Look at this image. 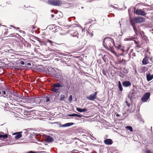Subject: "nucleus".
Wrapping results in <instances>:
<instances>
[{
  "label": "nucleus",
  "instance_id": "3",
  "mask_svg": "<svg viewBox=\"0 0 153 153\" xmlns=\"http://www.w3.org/2000/svg\"><path fill=\"white\" fill-rule=\"evenodd\" d=\"M48 2L49 4L56 6H60L62 4V1L59 0H48Z\"/></svg>",
  "mask_w": 153,
  "mask_h": 153
},
{
  "label": "nucleus",
  "instance_id": "31",
  "mask_svg": "<svg viewBox=\"0 0 153 153\" xmlns=\"http://www.w3.org/2000/svg\"><path fill=\"white\" fill-rule=\"evenodd\" d=\"M123 72L124 73L127 74L128 73V69L125 68H123Z\"/></svg>",
  "mask_w": 153,
  "mask_h": 153
},
{
  "label": "nucleus",
  "instance_id": "40",
  "mask_svg": "<svg viewBox=\"0 0 153 153\" xmlns=\"http://www.w3.org/2000/svg\"><path fill=\"white\" fill-rule=\"evenodd\" d=\"M146 153H152L150 150H147L146 151Z\"/></svg>",
  "mask_w": 153,
  "mask_h": 153
},
{
  "label": "nucleus",
  "instance_id": "44",
  "mask_svg": "<svg viewBox=\"0 0 153 153\" xmlns=\"http://www.w3.org/2000/svg\"><path fill=\"white\" fill-rule=\"evenodd\" d=\"M88 21H89L88 22L89 23H90L92 21V20L91 19H89Z\"/></svg>",
  "mask_w": 153,
  "mask_h": 153
},
{
  "label": "nucleus",
  "instance_id": "36",
  "mask_svg": "<svg viewBox=\"0 0 153 153\" xmlns=\"http://www.w3.org/2000/svg\"><path fill=\"white\" fill-rule=\"evenodd\" d=\"M131 38H126L124 39L125 41H130L131 40Z\"/></svg>",
  "mask_w": 153,
  "mask_h": 153
},
{
  "label": "nucleus",
  "instance_id": "59",
  "mask_svg": "<svg viewBox=\"0 0 153 153\" xmlns=\"http://www.w3.org/2000/svg\"><path fill=\"white\" fill-rule=\"evenodd\" d=\"M53 11H54V10H52V12H53Z\"/></svg>",
  "mask_w": 153,
  "mask_h": 153
},
{
  "label": "nucleus",
  "instance_id": "48",
  "mask_svg": "<svg viewBox=\"0 0 153 153\" xmlns=\"http://www.w3.org/2000/svg\"><path fill=\"white\" fill-rule=\"evenodd\" d=\"M17 95H19L18 94H17V93H15V97H16V96Z\"/></svg>",
  "mask_w": 153,
  "mask_h": 153
},
{
  "label": "nucleus",
  "instance_id": "22",
  "mask_svg": "<svg viewBox=\"0 0 153 153\" xmlns=\"http://www.w3.org/2000/svg\"><path fill=\"white\" fill-rule=\"evenodd\" d=\"M68 115L70 117H82V115H80L76 114H68Z\"/></svg>",
  "mask_w": 153,
  "mask_h": 153
},
{
  "label": "nucleus",
  "instance_id": "42",
  "mask_svg": "<svg viewBox=\"0 0 153 153\" xmlns=\"http://www.w3.org/2000/svg\"><path fill=\"white\" fill-rule=\"evenodd\" d=\"M126 103L127 105L128 106V107L130 106V103H128L127 101H126Z\"/></svg>",
  "mask_w": 153,
  "mask_h": 153
},
{
  "label": "nucleus",
  "instance_id": "41",
  "mask_svg": "<svg viewBox=\"0 0 153 153\" xmlns=\"http://www.w3.org/2000/svg\"><path fill=\"white\" fill-rule=\"evenodd\" d=\"M38 40L41 45H42L43 44L44 42H43L39 40Z\"/></svg>",
  "mask_w": 153,
  "mask_h": 153
},
{
  "label": "nucleus",
  "instance_id": "50",
  "mask_svg": "<svg viewBox=\"0 0 153 153\" xmlns=\"http://www.w3.org/2000/svg\"><path fill=\"white\" fill-rule=\"evenodd\" d=\"M116 115L117 117H119L120 116V115L118 114H116Z\"/></svg>",
  "mask_w": 153,
  "mask_h": 153
},
{
  "label": "nucleus",
  "instance_id": "37",
  "mask_svg": "<svg viewBox=\"0 0 153 153\" xmlns=\"http://www.w3.org/2000/svg\"><path fill=\"white\" fill-rule=\"evenodd\" d=\"M90 135L91 137H92V138H93V140H97L96 138L95 137H94V136H93V134H90Z\"/></svg>",
  "mask_w": 153,
  "mask_h": 153
},
{
  "label": "nucleus",
  "instance_id": "7",
  "mask_svg": "<svg viewBox=\"0 0 153 153\" xmlns=\"http://www.w3.org/2000/svg\"><path fill=\"white\" fill-rule=\"evenodd\" d=\"M135 13L137 15L144 16L146 13V12L142 9H139L136 10Z\"/></svg>",
  "mask_w": 153,
  "mask_h": 153
},
{
  "label": "nucleus",
  "instance_id": "20",
  "mask_svg": "<svg viewBox=\"0 0 153 153\" xmlns=\"http://www.w3.org/2000/svg\"><path fill=\"white\" fill-rule=\"evenodd\" d=\"M74 124L73 123H68L63 125L62 127H68L71 126Z\"/></svg>",
  "mask_w": 153,
  "mask_h": 153
},
{
  "label": "nucleus",
  "instance_id": "53",
  "mask_svg": "<svg viewBox=\"0 0 153 153\" xmlns=\"http://www.w3.org/2000/svg\"><path fill=\"white\" fill-rule=\"evenodd\" d=\"M59 75H60V74H58V73L57 74V76H58Z\"/></svg>",
  "mask_w": 153,
  "mask_h": 153
},
{
  "label": "nucleus",
  "instance_id": "17",
  "mask_svg": "<svg viewBox=\"0 0 153 153\" xmlns=\"http://www.w3.org/2000/svg\"><path fill=\"white\" fill-rule=\"evenodd\" d=\"M148 63L149 61L148 58L147 56H146L142 61V63L143 65H145L147 64Z\"/></svg>",
  "mask_w": 153,
  "mask_h": 153
},
{
  "label": "nucleus",
  "instance_id": "45",
  "mask_svg": "<svg viewBox=\"0 0 153 153\" xmlns=\"http://www.w3.org/2000/svg\"><path fill=\"white\" fill-rule=\"evenodd\" d=\"M20 63L22 65H24L25 64L24 62L23 61H21L20 62Z\"/></svg>",
  "mask_w": 153,
  "mask_h": 153
},
{
  "label": "nucleus",
  "instance_id": "60",
  "mask_svg": "<svg viewBox=\"0 0 153 153\" xmlns=\"http://www.w3.org/2000/svg\"><path fill=\"white\" fill-rule=\"evenodd\" d=\"M82 8H83V7H82Z\"/></svg>",
  "mask_w": 153,
  "mask_h": 153
},
{
  "label": "nucleus",
  "instance_id": "55",
  "mask_svg": "<svg viewBox=\"0 0 153 153\" xmlns=\"http://www.w3.org/2000/svg\"><path fill=\"white\" fill-rule=\"evenodd\" d=\"M73 25L74 26H75L76 25H75V24H74Z\"/></svg>",
  "mask_w": 153,
  "mask_h": 153
},
{
  "label": "nucleus",
  "instance_id": "58",
  "mask_svg": "<svg viewBox=\"0 0 153 153\" xmlns=\"http://www.w3.org/2000/svg\"><path fill=\"white\" fill-rule=\"evenodd\" d=\"M17 143V142H16V143H15V144H16V143Z\"/></svg>",
  "mask_w": 153,
  "mask_h": 153
},
{
  "label": "nucleus",
  "instance_id": "19",
  "mask_svg": "<svg viewBox=\"0 0 153 153\" xmlns=\"http://www.w3.org/2000/svg\"><path fill=\"white\" fill-rule=\"evenodd\" d=\"M8 137L7 134H4L3 132L0 133V139H1V138L3 139L6 138Z\"/></svg>",
  "mask_w": 153,
  "mask_h": 153
},
{
  "label": "nucleus",
  "instance_id": "9",
  "mask_svg": "<svg viewBox=\"0 0 153 153\" xmlns=\"http://www.w3.org/2000/svg\"><path fill=\"white\" fill-rule=\"evenodd\" d=\"M104 143L105 144L107 145H111L113 143L112 140L110 139H107L105 140Z\"/></svg>",
  "mask_w": 153,
  "mask_h": 153
},
{
  "label": "nucleus",
  "instance_id": "38",
  "mask_svg": "<svg viewBox=\"0 0 153 153\" xmlns=\"http://www.w3.org/2000/svg\"><path fill=\"white\" fill-rule=\"evenodd\" d=\"M46 100H45L46 102H48L50 101V99H49V97H47L46 98Z\"/></svg>",
  "mask_w": 153,
  "mask_h": 153
},
{
  "label": "nucleus",
  "instance_id": "24",
  "mask_svg": "<svg viewBox=\"0 0 153 153\" xmlns=\"http://www.w3.org/2000/svg\"><path fill=\"white\" fill-rule=\"evenodd\" d=\"M71 35L73 37H76L77 38L79 37V34L77 31L74 32L71 34Z\"/></svg>",
  "mask_w": 153,
  "mask_h": 153
},
{
  "label": "nucleus",
  "instance_id": "43",
  "mask_svg": "<svg viewBox=\"0 0 153 153\" xmlns=\"http://www.w3.org/2000/svg\"><path fill=\"white\" fill-rule=\"evenodd\" d=\"M102 72L103 73V74L104 75H106V72L104 70V69L102 70Z\"/></svg>",
  "mask_w": 153,
  "mask_h": 153
},
{
  "label": "nucleus",
  "instance_id": "28",
  "mask_svg": "<svg viewBox=\"0 0 153 153\" xmlns=\"http://www.w3.org/2000/svg\"><path fill=\"white\" fill-rule=\"evenodd\" d=\"M129 57H130L131 56H135V54L132 52V50H131V52L130 53L128 54Z\"/></svg>",
  "mask_w": 153,
  "mask_h": 153
},
{
  "label": "nucleus",
  "instance_id": "2",
  "mask_svg": "<svg viewBox=\"0 0 153 153\" xmlns=\"http://www.w3.org/2000/svg\"><path fill=\"white\" fill-rule=\"evenodd\" d=\"M115 46L116 49L119 52L122 53L120 54L121 56H122L124 53H126L129 49V47H128L126 50H125L123 48V47L121 46L120 45H116Z\"/></svg>",
  "mask_w": 153,
  "mask_h": 153
},
{
  "label": "nucleus",
  "instance_id": "1",
  "mask_svg": "<svg viewBox=\"0 0 153 153\" xmlns=\"http://www.w3.org/2000/svg\"><path fill=\"white\" fill-rule=\"evenodd\" d=\"M103 44L104 47L108 50L109 48H112L114 45V40L111 38H105L103 40Z\"/></svg>",
  "mask_w": 153,
  "mask_h": 153
},
{
  "label": "nucleus",
  "instance_id": "13",
  "mask_svg": "<svg viewBox=\"0 0 153 153\" xmlns=\"http://www.w3.org/2000/svg\"><path fill=\"white\" fill-rule=\"evenodd\" d=\"M22 132H18L17 133H13V135H16L15 136V139H17L19 138H20L21 137H22V135L21 134Z\"/></svg>",
  "mask_w": 153,
  "mask_h": 153
},
{
  "label": "nucleus",
  "instance_id": "29",
  "mask_svg": "<svg viewBox=\"0 0 153 153\" xmlns=\"http://www.w3.org/2000/svg\"><path fill=\"white\" fill-rule=\"evenodd\" d=\"M24 114L26 116L29 115H30V112L29 111H25L24 112Z\"/></svg>",
  "mask_w": 153,
  "mask_h": 153
},
{
  "label": "nucleus",
  "instance_id": "23",
  "mask_svg": "<svg viewBox=\"0 0 153 153\" xmlns=\"http://www.w3.org/2000/svg\"><path fill=\"white\" fill-rule=\"evenodd\" d=\"M51 91L56 93H57L59 92V89L55 88L53 86L51 88Z\"/></svg>",
  "mask_w": 153,
  "mask_h": 153
},
{
  "label": "nucleus",
  "instance_id": "14",
  "mask_svg": "<svg viewBox=\"0 0 153 153\" xmlns=\"http://www.w3.org/2000/svg\"><path fill=\"white\" fill-rule=\"evenodd\" d=\"M123 85L125 87H127L131 85V82L129 81H124L123 82Z\"/></svg>",
  "mask_w": 153,
  "mask_h": 153
},
{
  "label": "nucleus",
  "instance_id": "26",
  "mask_svg": "<svg viewBox=\"0 0 153 153\" xmlns=\"http://www.w3.org/2000/svg\"><path fill=\"white\" fill-rule=\"evenodd\" d=\"M46 42H47L49 43L51 45H53V44H56V43H55L54 42H53L52 41L49 39H47Z\"/></svg>",
  "mask_w": 153,
  "mask_h": 153
},
{
  "label": "nucleus",
  "instance_id": "12",
  "mask_svg": "<svg viewBox=\"0 0 153 153\" xmlns=\"http://www.w3.org/2000/svg\"><path fill=\"white\" fill-rule=\"evenodd\" d=\"M29 99V97L22 96V98L21 100V103H25L27 102H28Z\"/></svg>",
  "mask_w": 153,
  "mask_h": 153
},
{
  "label": "nucleus",
  "instance_id": "39",
  "mask_svg": "<svg viewBox=\"0 0 153 153\" xmlns=\"http://www.w3.org/2000/svg\"><path fill=\"white\" fill-rule=\"evenodd\" d=\"M51 51H54V52L57 53H60V52H57V50H54L52 49H51Z\"/></svg>",
  "mask_w": 153,
  "mask_h": 153
},
{
  "label": "nucleus",
  "instance_id": "18",
  "mask_svg": "<svg viewBox=\"0 0 153 153\" xmlns=\"http://www.w3.org/2000/svg\"><path fill=\"white\" fill-rule=\"evenodd\" d=\"M76 110L80 112H85L87 111V109L86 108H77Z\"/></svg>",
  "mask_w": 153,
  "mask_h": 153
},
{
  "label": "nucleus",
  "instance_id": "51",
  "mask_svg": "<svg viewBox=\"0 0 153 153\" xmlns=\"http://www.w3.org/2000/svg\"><path fill=\"white\" fill-rule=\"evenodd\" d=\"M111 7L113 8H114V6L113 5H111Z\"/></svg>",
  "mask_w": 153,
  "mask_h": 153
},
{
  "label": "nucleus",
  "instance_id": "10",
  "mask_svg": "<svg viewBox=\"0 0 153 153\" xmlns=\"http://www.w3.org/2000/svg\"><path fill=\"white\" fill-rule=\"evenodd\" d=\"M64 86V84H61L60 83L57 82L54 83L53 85V86L55 88H59L60 87H62Z\"/></svg>",
  "mask_w": 153,
  "mask_h": 153
},
{
  "label": "nucleus",
  "instance_id": "47",
  "mask_svg": "<svg viewBox=\"0 0 153 153\" xmlns=\"http://www.w3.org/2000/svg\"><path fill=\"white\" fill-rule=\"evenodd\" d=\"M54 16L53 14H51V17L52 18H53L54 17Z\"/></svg>",
  "mask_w": 153,
  "mask_h": 153
},
{
  "label": "nucleus",
  "instance_id": "34",
  "mask_svg": "<svg viewBox=\"0 0 153 153\" xmlns=\"http://www.w3.org/2000/svg\"><path fill=\"white\" fill-rule=\"evenodd\" d=\"M65 98V96L64 95H63V94H61V95H60V100H63L64 99V98Z\"/></svg>",
  "mask_w": 153,
  "mask_h": 153
},
{
  "label": "nucleus",
  "instance_id": "16",
  "mask_svg": "<svg viewBox=\"0 0 153 153\" xmlns=\"http://www.w3.org/2000/svg\"><path fill=\"white\" fill-rule=\"evenodd\" d=\"M146 79L148 81H149L153 79V75H151L150 73L146 74Z\"/></svg>",
  "mask_w": 153,
  "mask_h": 153
},
{
  "label": "nucleus",
  "instance_id": "11",
  "mask_svg": "<svg viewBox=\"0 0 153 153\" xmlns=\"http://www.w3.org/2000/svg\"><path fill=\"white\" fill-rule=\"evenodd\" d=\"M45 140L48 142H52L53 141V139L50 136H46L45 137Z\"/></svg>",
  "mask_w": 153,
  "mask_h": 153
},
{
  "label": "nucleus",
  "instance_id": "8",
  "mask_svg": "<svg viewBox=\"0 0 153 153\" xmlns=\"http://www.w3.org/2000/svg\"><path fill=\"white\" fill-rule=\"evenodd\" d=\"M130 22L131 25L132 26L134 30L136 35H137L138 33L137 29L135 25V23L134 22L133 20L130 19Z\"/></svg>",
  "mask_w": 153,
  "mask_h": 153
},
{
  "label": "nucleus",
  "instance_id": "49",
  "mask_svg": "<svg viewBox=\"0 0 153 153\" xmlns=\"http://www.w3.org/2000/svg\"><path fill=\"white\" fill-rule=\"evenodd\" d=\"M27 65H31V64L30 63H28L27 64Z\"/></svg>",
  "mask_w": 153,
  "mask_h": 153
},
{
  "label": "nucleus",
  "instance_id": "21",
  "mask_svg": "<svg viewBox=\"0 0 153 153\" xmlns=\"http://www.w3.org/2000/svg\"><path fill=\"white\" fill-rule=\"evenodd\" d=\"M34 98V103L36 104H39V103L41 101V100L40 98L39 97H36Z\"/></svg>",
  "mask_w": 153,
  "mask_h": 153
},
{
  "label": "nucleus",
  "instance_id": "15",
  "mask_svg": "<svg viewBox=\"0 0 153 153\" xmlns=\"http://www.w3.org/2000/svg\"><path fill=\"white\" fill-rule=\"evenodd\" d=\"M22 98V96H21L20 95H17L16 96V97H15L14 99L17 101L19 103H21Z\"/></svg>",
  "mask_w": 153,
  "mask_h": 153
},
{
  "label": "nucleus",
  "instance_id": "32",
  "mask_svg": "<svg viewBox=\"0 0 153 153\" xmlns=\"http://www.w3.org/2000/svg\"><path fill=\"white\" fill-rule=\"evenodd\" d=\"M87 35H89L91 37H92L93 36V34L91 32H90L89 31H87Z\"/></svg>",
  "mask_w": 153,
  "mask_h": 153
},
{
  "label": "nucleus",
  "instance_id": "46",
  "mask_svg": "<svg viewBox=\"0 0 153 153\" xmlns=\"http://www.w3.org/2000/svg\"><path fill=\"white\" fill-rule=\"evenodd\" d=\"M2 94H1V90H0V97H2Z\"/></svg>",
  "mask_w": 153,
  "mask_h": 153
},
{
  "label": "nucleus",
  "instance_id": "54",
  "mask_svg": "<svg viewBox=\"0 0 153 153\" xmlns=\"http://www.w3.org/2000/svg\"><path fill=\"white\" fill-rule=\"evenodd\" d=\"M20 32H24V31H22V30H20Z\"/></svg>",
  "mask_w": 153,
  "mask_h": 153
},
{
  "label": "nucleus",
  "instance_id": "33",
  "mask_svg": "<svg viewBox=\"0 0 153 153\" xmlns=\"http://www.w3.org/2000/svg\"><path fill=\"white\" fill-rule=\"evenodd\" d=\"M6 93L5 91L1 90V94H2V96L5 97V96H4V95L6 94Z\"/></svg>",
  "mask_w": 153,
  "mask_h": 153
},
{
  "label": "nucleus",
  "instance_id": "5",
  "mask_svg": "<svg viewBox=\"0 0 153 153\" xmlns=\"http://www.w3.org/2000/svg\"><path fill=\"white\" fill-rule=\"evenodd\" d=\"M145 21V19L143 17H137L135 18L134 22L136 23H141L144 22Z\"/></svg>",
  "mask_w": 153,
  "mask_h": 153
},
{
  "label": "nucleus",
  "instance_id": "30",
  "mask_svg": "<svg viewBox=\"0 0 153 153\" xmlns=\"http://www.w3.org/2000/svg\"><path fill=\"white\" fill-rule=\"evenodd\" d=\"M126 128L129 130L131 132H132L133 131V129L132 127L130 126H127L126 127Z\"/></svg>",
  "mask_w": 153,
  "mask_h": 153
},
{
  "label": "nucleus",
  "instance_id": "6",
  "mask_svg": "<svg viewBox=\"0 0 153 153\" xmlns=\"http://www.w3.org/2000/svg\"><path fill=\"white\" fill-rule=\"evenodd\" d=\"M97 94V92H95L94 94L90 95L89 96L87 97V98L89 100H94L96 98V97Z\"/></svg>",
  "mask_w": 153,
  "mask_h": 153
},
{
  "label": "nucleus",
  "instance_id": "52",
  "mask_svg": "<svg viewBox=\"0 0 153 153\" xmlns=\"http://www.w3.org/2000/svg\"><path fill=\"white\" fill-rule=\"evenodd\" d=\"M16 29H17L19 30V27H18L16 28Z\"/></svg>",
  "mask_w": 153,
  "mask_h": 153
},
{
  "label": "nucleus",
  "instance_id": "35",
  "mask_svg": "<svg viewBox=\"0 0 153 153\" xmlns=\"http://www.w3.org/2000/svg\"><path fill=\"white\" fill-rule=\"evenodd\" d=\"M72 99V95H70L68 98V100L69 101H71Z\"/></svg>",
  "mask_w": 153,
  "mask_h": 153
},
{
  "label": "nucleus",
  "instance_id": "57",
  "mask_svg": "<svg viewBox=\"0 0 153 153\" xmlns=\"http://www.w3.org/2000/svg\"><path fill=\"white\" fill-rule=\"evenodd\" d=\"M56 78H59V77H58V76H57V77L56 76Z\"/></svg>",
  "mask_w": 153,
  "mask_h": 153
},
{
  "label": "nucleus",
  "instance_id": "25",
  "mask_svg": "<svg viewBox=\"0 0 153 153\" xmlns=\"http://www.w3.org/2000/svg\"><path fill=\"white\" fill-rule=\"evenodd\" d=\"M118 87L120 91H122L123 90V88L121 85V84L120 81L118 82Z\"/></svg>",
  "mask_w": 153,
  "mask_h": 153
},
{
  "label": "nucleus",
  "instance_id": "61",
  "mask_svg": "<svg viewBox=\"0 0 153 153\" xmlns=\"http://www.w3.org/2000/svg\"><path fill=\"white\" fill-rule=\"evenodd\" d=\"M94 21H96V19H95L94 20Z\"/></svg>",
  "mask_w": 153,
  "mask_h": 153
},
{
  "label": "nucleus",
  "instance_id": "27",
  "mask_svg": "<svg viewBox=\"0 0 153 153\" xmlns=\"http://www.w3.org/2000/svg\"><path fill=\"white\" fill-rule=\"evenodd\" d=\"M28 102L31 103H34V98H29Z\"/></svg>",
  "mask_w": 153,
  "mask_h": 153
},
{
  "label": "nucleus",
  "instance_id": "4",
  "mask_svg": "<svg viewBox=\"0 0 153 153\" xmlns=\"http://www.w3.org/2000/svg\"><path fill=\"white\" fill-rule=\"evenodd\" d=\"M150 95V92L145 93L141 98L142 101L144 102H146L149 98Z\"/></svg>",
  "mask_w": 153,
  "mask_h": 153
},
{
  "label": "nucleus",
  "instance_id": "56",
  "mask_svg": "<svg viewBox=\"0 0 153 153\" xmlns=\"http://www.w3.org/2000/svg\"><path fill=\"white\" fill-rule=\"evenodd\" d=\"M93 153H97V152H93Z\"/></svg>",
  "mask_w": 153,
  "mask_h": 153
}]
</instances>
